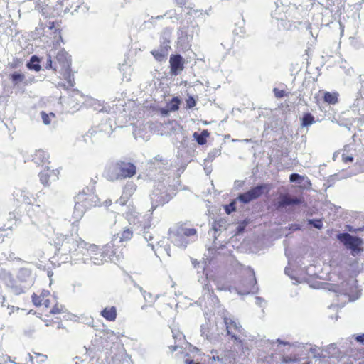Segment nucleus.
Returning <instances> with one entry per match:
<instances>
[{
    "mask_svg": "<svg viewBox=\"0 0 364 364\" xmlns=\"http://www.w3.org/2000/svg\"><path fill=\"white\" fill-rule=\"evenodd\" d=\"M70 56L64 49H60L58 52L50 50L48 54L46 69H52L55 72H59L65 78H68V82L71 86L73 84L70 80Z\"/></svg>",
    "mask_w": 364,
    "mask_h": 364,
    "instance_id": "f257e3e1",
    "label": "nucleus"
},
{
    "mask_svg": "<svg viewBox=\"0 0 364 364\" xmlns=\"http://www.w3.org/2000/svg\"><path fill=\"white\" fill-rule=\"evenodd\" d=\"M135 173L136 166L133 164L118 161L106 167L104 176L107 180L114 181L130 178Z\"/></svg>",
    "mask_w": 364,
    "mask_h": 364,
    "instance_id": "f03ea898",
    "label": "nucleus"
},
{
    "mask_svg": "<svg viewBox=\"0 0 364 364\" xmlns=\"http://www.w3.org/2000/svg\"><path fill=\"white\" fill-rule=\"evenodd\" d=\"M85 247V242L82 240L75 239L72 237L66 236L63 240L60 250L63 252H68L72 258L75 259H80V253L83 252Z\"/></svg>",
    "mask_w": 364,
    "mask_h": 364,
    "instance_id": "7ed1b4c3",
    "label": "nucleus"
},
{
    "mask_svg": "<svg viewBox=\"0 0 364 364\" xmlns=\"http://www.w3.org/2000/svg\"><path fill=\"white\" fill-rule=\"evenodd\" d=\"M271 189V186L267 183H261L257 185L248 191L240 194L238 199L244 203H248L253 200H256L264 193H268Z\"/></svg>",
    "mask_w": 364,
    "mask_h": 364,
    "instance_id": "20e7f679",
    "label": "nucleus"
},
{
    "mask_svg": "<svg viewBox=\"0 0 364 364\" xmlns=\"http://www.w3.org/2000/svg\"><path fill=\"white\" fill-rule=\"evenodd\" d=\"M337 238L339 241H341L343 245L351 250V254L353 255H358L363 251L362 245V240L357 237H353L349 233H340L337 235Z\"/></svg>",
    "mask_w": 364,
    "mask_h": 364,
    "instance_id": "39448f33",
    "label": "nucleus"
},
{
    "mask_svg": "<svg viewBox=\"0 0 364 364\" xmlns=\"http://www.w3.org/2000/svg\"><path fill=\"white\" fill-rule=\"evenodd\" d=\"M83 252L80 253V259L87 262V260H91L94 264H101L103 262V259L100 257L101 252L99 248L94 244H88L85 242V247L82 249Z\"/></svg>",
    "mask_w": 364,
    "mask_h": 364,
    "instance_id": "423d86ee",
    "label": "nucleus"
},
{
    "mask_svg": "<svg viewBox=\"0 0 364 364\" xmlns=\"http://www.w3.org/2000/svg\"><path fill=\"white\" fill-rule=\"evenodd\" d=\"M107 353L105 358L106 364H122L125 355L124 348L119 344L112 346Z\"/></svg>",
    "mask_w": 364,
    "mask_h": 364,
    "instance_id": "0eeeda50",
    "label": "nucleus"
},
{
    "mask_svg": "<svg viewBox=\"0 0 364 364\" xmlns=\"http://www.w3.org/2000/svg\"><path fill=\"white\" fill-rule=\"evenodd\" d=\"M302 203V200L297 197H291L288 193L281 194L274 203L275 209L280 210L287 206L291 205H299Z\"/></svg>",
    "mask_w": 364,
    "mask_h": 364,
    "instance_id": "6e6552de",
    "label": "nucleus"
},
{
    "mask_svg": "<svg viewBox=\"0 0 364 364\" xmlns=\"http://www.w3.org/2000/svg\"><path fill=\"white\" fill-rule=\"evenodd\" d=\"M224 322L226 326L228 334L230 336L232 339L235 341L241 343L242 341L240 340L237 336L242 332V326L230 318H225Z\"/></svg>",
    "mask_w": 364,
    "mask_h": 364,
    "instance_id": "1a4fd4ad",
    "label": "nucleus"
},
{
    "mask_svg": "<svg viewBox=\"0 0 364 364\" xmlns=\"http://www.w3.org/2000/svg\"><path fill=\"white\" fill-rule=\"evenodd\" d=\"M59 171L55 169L45 168L39 174L42 184L49 186L52 182L58 179Z\"/></svg>",
    "mask_w": 364,
    "mask_h": 364,
    "instance_id": "9d476101",
    "label": "nucleus"
},
{
    "mask_svg": "<svg viewBox=\"0 0 364 364\" xmlns=\"http://www.w3.org/2000/svg\"><path fill=\"white\" fill-rule=\"evenodd\" d=\"M171 73L173 75H178L184 68V61L181 55H171L169 59Z\"/></svg>",
    "mask_w": 364,
    "mask_h": 364,
    "instance_id": "9b49d317",
    "label": "nucleus"
},
{
    "mask_svg": "<svg viewBox=\"0 0 364 364\" xmlns=\"http://www.w3.org/2000/svg\"><path fill=\"white\" fill-rule=\"evenodd\" d=\"M135 191L136 185L132 181L127 182L123 188L122 194L120 198L116 201V203L119 204L122 206L126 205Z\"/></svg>",
    "mask_w": 364,
    "mask_h": 364,
    "instance_id": "f8f14e48",
    "label": "nucleus"
},
{
    "mask_svg": "<svg viewBox=\"0 0 364 364\" xmlns=\"http://www.w3.org/2000/svg\"><path fill=\"white\" fill-rule=\"evenodd\" d=\"M95 197L92 195L87 196L85 193H80L76 197V203L75 205V210H80L81 212L83 211V209L88 208L92 205L90 203L91 199H93Z\"/></svg>",
    "mask_w": 364,
    "mask_h": 364,
    "instance_id": "ddd939ff",
    "label": "nucleus"
},
{
    "mask_svg": "<svg viewBox=\"0 0 364 364\" xmlns=\"http://www.w3.org/2000/svg\"><path fill=\"white\" fill-rule=\"evenodd\" d=\"M17 279L24 289H28L33 284L31 272L29 269L21 268L19 269Z\"/></svg>",
    "mask_w": 364,
    "mask_h": 364,
    "instance_id": "4468645a",
    "label": "nucleus"
},
{
    "mask_svg": "<svg viewBox=\"0 0 364 364\" xmlns=\"http://www.w3.org/2000/svg\"><path fill=\"white\" fill-rule=\"evenodd\" d=\"M181 100L178 97H173L167 102L164 108H161V114H167L168 112H175L179 109Z\"/></svg>",
    "mask_w": 364,
    "mask_h": 364,
    "instance_id": "2eb2a0df",
    "label": "nucleus"
},
{
    "mask_svg": "<svg viewBox=\"0 0 364 364\" xmlns=\"http://www.w3.org/2000/svg\"><path fill=\"white\" fill-rule=\"evenodd\" d=\"M49 295L48 291H43L40 296L33 294L32 296V300L36 306L44 305L46 307H48L50 306V301L46 298Z\"/></svg>",
    "mask_w": 364,
    "mask_h": 364,
    "instance_id": "dca6fc26",
    "label": "nucleus"
},
{
    "mask_svg": "<svg viewBox=\"0 0 364 364\" xmlns=\"http://www.w3.org/2000/svg\"><path fill=\"white\" fill-rule=\"evenodd\" d=\"M49 154L44 150L38 149L36 150L33 156V160L36 164H44L48 161Z\"/></svg>",
    "mask_w": 364,
    "mask_h": 364,
    "instance_id": "f3484780",
    "label": "nucleus"
},
{
    "mask_svg": "<svg viewBox=\"0 0 364 364\" xmlns=\"http://www.w3.org/2000/svg\"><path fill=\"white\" fill-rule=\"evenodd\" d=\"M101 316L109 321H113L117 317V309L114 306L105 307L101 311Z\"/></svg>",
    "mask_w": 364,
    "mask_h": 364,
    "instance_id": "a211bd4d",
    "label": "nucleus"
},
{
    "mask_svg": "<svg viewBox=\"0 0 364 364\" xmlns=\"http://www.w3.org/2000/svg\"><path fill=\"white\" fill-rule=\"evenodd\" d=\"M339 94L337 92H323V101L329 105H336L338 102Z\"/></svg>",
    "mask_w": 364,
    "mask_h": 364,
    "instance_id": "6ab92c4d",
    "label": "nucleus"
},
{
    "mask_svg": "<svg viewBox=\"0 0 364 364\" xmlns=\"http://www.w3.org/2000/svg\"><path fill=\"white\" fill-rule=\"evenodd\" d=\"M112 249V244L106 245L103 248L102 252L100 255V257L102 258L103 261H107V259L113 261V257L115 253Z\"/></svg>",
    "mask_w": 364,
    "mask_h": 364,
    "instance_id": "aec40b11",
    "label": "nucleus"
},
{
    "mask_svg": "<svg viewBox=\"0 0 364 364\" xmlns=\"http://www.w3.org/2000/svg\"><path fill=\"white\" fill-rule=\"evenodd\" d=\"M210 133L207 129H204L201 132L200 134H198L195 132L193 134L194 138L196 139V141L200 145H204L207 142V138L209 136Z\"/></svg>",
    "mask_w": 364,
    "mask_h": 364,
    "instance_id": "412c9836",
    "label": "nucleus"
},
{
    "mask_svg": "<svg viewBox=\"0 0 364 364\" xmlns=\"http://www.w3.org/2000/svg\"><path fill=\"white\" fill-rule=\"evenodd\" d=\"M0 281H1L6 287L11 285V282H14V279L10 272L5 269H0Z\"/></svg>",
    "mask_w": 364,
    "mask_h": 364,
    "instance_id": "4be33fe9",
    "label": "nucleus"
},
{
    "mask_svg": "<svg viewBox=\"0 0 364 364\" xmlns=\"http://www.w3.org/2000/svg\"><path fill=\"white\" fill-rule=\"evenodd\" d=\"M8 287L10 289L11 291L16 295L21 294L25 291L24 288L20 284L18 279H14V282H11V285H9Z\"/></svg>",
    "mask_w": 364,
    "mask_h": 364,
    "instance_id": "5701e85b",
    "label": "nucleus"
},
{
    "mask_svg": "<svg viewBox=\"0 0 364 364\" xmlns=\"http://www.w3.org/2000/svg\"><path fill=\"white\" fill-rule=\"evenodd\" d=\"M39 63H40L39 58H38L36 55H33L31 58L29 62L28 63L27 67L30 70H35L36 72H38V71H40V70L41 68V65H39Z\"/></svg>",
    "mask_w": 364,
    "mask_h": 364,
    "instance_id": "b1692460",
    "label": "nucleus"
},
{
    "mask_svg": "<svg viewBox=\"0 0 364 364\" xmlns=\"http://www.w3.org/2000/svg\"><path fill=\"white\" fill-rule=\"evenodd\" d=\"M315 122L314 117L311 113H304L301 118V126L308 127Z\"/></svg>",
    "mask_w": 364,
    "mask_h": 364,
    "instance_id": "393cba45",
    "label": "nucleus"
},
{
    "mask_svg": "<svg viewBox=\"0 0 364 364\" xmlns=\"http://www.w3.org/2000/svg\"><path fill=\"white\" fill-rule=\"evenodd\" d=\"M289 180H290L291 182L296 181L299 183H301L304 180H306V183L309 186L311 185V181L306 177H305L304 176H301V175H299L298 173H292V174H291L290 176H289Z\"/></svg>",
    "mask_w": 364,
    "mask_h": 364,
    "instance_id": "a878e982",
    "label": "nucleus"
},
{
    "mask_svg": "<svg viewBox=\"0 0 364 364\" xmlns=\"http://www.w3.org/2000/svg\"><path fill=\"white\" fill-rule=\"evenodd\" d=\"M132 231L130 229H124L120 235L118 236L119 238V242H124L130 240L132 237Z\"/></svg>",
    "mask_w": 364,
    "mask_h": 364,
    "instance_id": "bb28decb",
    "label": "nucleus"
},
{
    "mask_svg": "<svg viewBox=\"0 0 364 364\" xmlns=\"http://www.w3.org/2000/svg\"><path fill=\"white\" fill-rule=\"evenodd\" d=\"M11 79L14 85H17L23 81L25 76L21 73H14L11 75Z\"/></svg>",
    "mask_w": 364,
    "mask_h": 364,
    "instance_id": "cd10ccee",
    "label": "nucleus"
},
{
    "mask_svg": "<svg viewBox=\"0 0 364 364\" xmlns=\"http://www.w3.org/2000/svg\"><path fill=\"white\" fill-rule=\"evenodd\" d=\"M41 115L42 121L46 125L50 124L51 118L55 117V114L53 113H50L48 114L46 113L45 112H41Z\"/></svg>",
    "mask_w": 364,
    "mask_h": 364,
    "instance_id": "c85d7f7f",
    "label": "nucleus"
},
{
    "mask_svg": "<svg viewBox=\"0 0 364 364\" xmlns=\"http://www.w3.org/2000/svg\"><path fill=\"white\" fill-rule=\"evenodd\" d=\"M308 223L312 225L314 228L317 229H321L323 228V220L321 218L313 220H308Z\"/></svg>",
    "mask_w": 364,
    "mask_h": 364,
    "instance_id": "c756f323",
    "label": "nucleus"
},
{
    "mask_svg": "<svg viewBox=\"0 0 364 364\" xmlns=\"http://www.w3.org/2000/svg\"><path fill=\"white\" fill-rule=\"evenodd\" d=\"M273 92L276 98L281 99L288 95V93L284 90H279L277 87L273 89Z\"/></svg>",
    "mask_w": 364,
    "mask_h": 364,
    "instance_id": "7c9ffc66",
    "label": "nucleus"
},
{
    "mask_svg": "<svg viewBox=\"0 0 364 364\" xmlns=\"http://www.w3.org/2000/svg\"><path fill=\"white\" fill-rule=\"evenodd\" d=\"M186 107L188 109L193 108L196 105V102L192 96H189L186 100Z\"/></svg>",
    "mask_w": 364,
    "mask_h": 364,
    "instance_id": "2f4dec72",
    "label": "nucleus"
},
{
    "mask_svg": "<svg viewBox=\"0 0 364 364\" xmlns=\"http://www.w3.org/2000/svg\"><path fill=\"white\" fill-rule=\"evenodd\" d=\"M235 209H236V208H235V202H232L230 204L225 205V212L228 214H230L232 212L235 211Z\"/></svg>",
    "mask_w": 364,
    "mask_h": 364,
    "instance_id": "473e14b6",
    "label": "nucleus"
},
{
    "mask_svg": "<svg viewBox=\"0 0 364 364\" xmlns=\"http://www.w3.org/2000/svg\"><path fill=\"white\" fill-rule=\"evenodd\" d=\"M197 233V231L195 228H187L184 230V235L187 237L195 235Z\"/></svg>",
    "mask_w": 364,
    "mask_h": 364,
    "instance_id": "72a5a7b5",
    "label": "nucleus"
},
{
    "mask_svg": "<svg viewBox=\"0 0 364 364\" xmlns=\"http://www.w3.org/2000/svg\"><path fill=\"white\" fill-rule=\"evenodd\" d=\"M144 299L147 301V302H149V303H152L154 299H155V297H154L150 293H146V292H144Z\"/></svg>",
    "mask_w": 364,
    "mask_h": 364,
    "instance_id": "f704fd0d",
    "label": "nucleus"
},
{
    "mask_svg": "<svg viewBox=\"0 0 364 364\" xmlns=\"http://www.w3.org/2000/svg\"><path fill=\"white\" fill-rule=\"evenodd\" d=\"M342 160L344 163L353 162V157L351 156H348V154H342Z\"/></svg>",
    "mask_w": 364,
    "mask_h": 364,
    "instance_id": "c9c22d12",
    "label": "nucleus"
},
{
    "mask_svg": "<svg viewBox=\"0 0 364 364\" xmlns=\"http://www.w3.org/2000/svg\"><path fill=\"white\" fill-rule=\"evenodd\" d=\"M203 289L207 291L210 296H215L214 291L211 288V286L209 284H206L203 286Z\"/></svg>",
    "mask_w": 364,
    "mask_h": 364,
    "instance_id": "e433bc0d",
    "label": "nucleus"
},
{
    "mask_svg": "<svg viewBox=\"0 0 364 364\" xmlns=\"http://www.w3.org/2000/svg\"><path fill=\"white\" fill-rule=\"evenodd\" d=\"M141 130L140 129H134V131L133 132V134L136 139H137L138 137L144 139V137L141 135Z\"/></svg>",
    "mask_w": 364,
    "mask_h": 364,
    "instance_id": "4c0bfd02",
    "label": "nucleus"
},
{
    "mask_svg": "<svg viewBox=\"0 0 364 364\" xmlns=\"http://www.w3.org/2000/svg\"><path fill=\"white\" fill-rule=\"evenodd\" d=\"M153 196H154V197H157V195L156 194H152L151 196V204H152V208L155 209L158 207V201L156 199L155 201H154V197Z\"/></svg>",
    "mask_w": 364,
    "mask_h": 364,
    "instance_id": "58836bf2",
    "label": "nucleus"
},
{
    "mask_svg": "<svg viewBox=\"0 0 364 364\" xmlns=\"http://www.w3.org/2000/svg\"><path fill=\"white\" fill-rule=\"evenodd\" d=\"M172 198L171 194L166 195L165 197L161 196V202L162 201L164 203H167Z\"/></svg>",
    "mask_w": 364,
    "mask_h": 364,
    "instance_id": "ea45409f",
    "label": "nucleus"
},
{
    "mask_svg": "<svg viewBox=\"0 0 364 364\" xmlns=\"http://www.w3.org/2000/svg\"><path fill=\"white\" fill-rule=\"evenodd\" d=\"M144 237L147 241H150L153 239L152 235L149 232H146L144 233Z\"/></svg>",
    "mask_w": 364,
    "mask_h": 364,
    "instance_id": "a19ab883",
    "label": "nucleus"
},
{
    "mask_svg": "<svg viewBox=\"0 0 364 364\" xmlns=\"http://www.w3.org/2000/svg\"><path fill=\"white\" fill-rule=\"evenodd\" d=\"M355 340L360 343H364V333L356 336Z\"/></svg>",
    "mask_w": 364,
    "mask_h": 364,
    "instance_id": "79ce46f5",
    "label": "nucleus"
},
{
    "mask_svg": "<svg viewBox=\"0 0 364 364\" xmlns=\"http://www.w3.org/2000/svg\"><path fill=\"white\" fill-rule=\"evenodd\" d=\"M152 55L154 56V58L158 60V58L159 56V52L158 50H153L151 51Z\"/></svg>",
    "mask_w": 364,
    "mask_h": 364,
    "instance_id": "37998d69",
    "label": "nucleus"
},
{
    "mask_svg": "<svg viewBox=\"0 0 364 364\" xmlns=\"http://www.w3.org/2000/svg\"><path fill=\"white\" fill-rule=\"evenodd\" d=\"M5 231H6V229H5V228H0V236H1V237H4V236H5V235H4V234H3V232H4Z\"/></svg>",
    "mask_w": 364,
    "mask_h": 364,
    "instance_id": "c03bdc74",
    "label": "nucleus"
},
{
    "mask_svg": "<svg viewBox=\"0 0 364 364\" xmlns=\"http://www.w3.org/2000/svg\"><path fill=\"white\" fill-rule=\"evenodd\" d=\"M4 300H5L4 297L0 294V304H1L3 305Z\"/></svg>",
    "mask_w": 364,
    "mask_h": 364,
    "instance_id": "a18cd8bd",
    "label": "nucleus"
},
{
    "mask_svg": "<svg viewBox=\"0 0 364 364\" xmlns=\"http://www.w3.org/2000/svg\"><path fill=\"white\" fill-rule=\"evenodd\" d=\"M58 312H59V311H58L57 309H53L51 310V313H52V314H57V313H58Z\"/></svg>",
    "mask_w": 364,
    "mask_h": 364,
    "instance_id": "49530a36",
    "label": "nucleus"
},
{
    "mask_svg": "<svg viewBox=\"0 0 364 364\" xmlns=\"http://www.w3.org/2000/svg\"><path fill=\"white\" fill-rule=\"evenodd\" d=\"M111 203H112V201H111V200H106V201H105V205H107V206L110 205H111Z\"/></svg>",
    "mask_w": 364,
    "mask_h": 364,
    "instance_id": "de8ad7c7",
    "label": "nucleus"
},
{
    "mask_svg": "<svg viewBox=\"0 0 364 364\" xmlns=\"http://www.w3.org/2000/svg\"><path fill=\"white\" fill-rule=\"evenodd\" d=\"M62 4H69V0H63Z\"/></svg>",
    "mask_w": 364,
    "mask_h": 364,
    "instance_id": "09e8293b",
    "label": "nucleus"
},
{
    "mask_svg": "<svg viewBox=\"0 0 364 364\" xmlns=\"http://www.w3.org/2000/svg\"><path fill=\"white\" fill-rule=\"evenodd\" d=\"M186 362L188 364H196L193 360H187Z\"/></svg>",
    "mask_w": 364,
    "mask_h": 364,
    "instance_id": "8fccbe9b",
    "label": "nucleus"
},
{
    "mask_svg": "<svg viewBox=\"0 0 364 364\" xmlns=\"http://www.w3.org/2000/svg\"><path fill=\"white\" fill-rule=\"evenodd\" d=\"M289 359H287V358H283V362H284V363H288V362H289Z\"/></svg>",
    "mask_w": 364,
    "mask_h": 364,
    "instance_id": "3c124183",
    "label": "nucleus"
},
{
    "mask_svg": "<svg viewBox=\"0 0 364 364\" xmlns=\"http://www.w3.org/2000/svg\"><path fill=\"white\" fill-rule=\"evenodd\" d=\"M255 278H252V279H251V283H252V284H254V283H255Z\"/></svg>",
    "mask_w": 364,
    "mask_h": 364,
    "instance_id": "603ef678",
    "label": "nucleus"
},
{
    "mask_svg": "<svg viewBox=\"0 0 364 364\" xmlns=\"http://www.w3.org/2000/svg\"><path fill=\"white\" fill-rule=\"evenodd\" d=\"M181 4H186V1L185 0H183L181 2H180Z\"/></svg>",
    "mask_w": 364,
    "mask_h": 364,
    "instance_id": "864d4df0",
    "label": "nucleus"
},
{
    "mask_svg": "<svg viewBox=\"0 0 364 364\" xmlns=\"http://www.w3.org/2000/svg\"><path fill=\"white\" fill-rule=\"evenodd\" d=\"M149 245L151 247L152 250H154V245L152 244H149Z\"/></svg>",
    "mask_w": 364,
    "mask_h": 364,
    "instance_id": "5fc2aeb1",
    "label": "nucleus"
},
{
    "mask_svg": "<svg viewBox=\"0 0 364 364\" xmlns=\"http://www.w3.org/2000/svg\"><path fill=\"white\" fill-rule=\"evenodd\" d=\"M77 211H78V210ZM79 211L80 212V213H79V215L80 216L81 213H82L84 212V210L82 212H81V210H79Z\"/></svg>",
    "mask_w": 364,
    "mask_h": 364,
    "instance_id": "6e6d98bb",
    "label": "nucleus"
},
{
    "mask_svg": "<svg viewBox=\"0 0 364 364\" xmlns=\"http://www.w3.org/2000/svg\"><path fill=\"white\" fill-rule=\"evenodd\" d=\"M218 290H223V288H220V287H218Z\"/></svg>",
    "mask_w": 364,
    "mask_h": 364,
    "instance_id": "4d7b16f0",
    "label": "nucleus"
},
{
    "mask_svg": "<svg viewBox=\"0 0 364 364\" xmlns=\"http://www.w3.org/2000/svg\"><path fill=\"white\" fill-rule=\"evenodd\" d=\"M69 11V9H68V8H65V11L66 12V11Z\"/></svg>",
    "mask_w": 364,
    "mask_h": 364,
    "instance_id": "13d9d810",
    "label": "nucleus"
}]
</instances>
